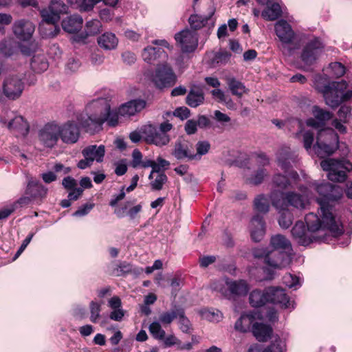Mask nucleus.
Masks as SVG:
<instances>
[{"label":"nucleus","instance_id":"obj_1","mask_svg":"<svg viewBox=\"0 0 352 352\" xmlns=\"http://www.w3.org/2000/svg\"><path fill=\"white\" fill-rule=\"evenodd\" d=\"M325 205L321 204L320 216L314 212H310L305 216V220L307 224L306 230L303 222L297 221L292 230V234L296 241L302 245H308L315 241L321 240L322 236L317 232H330L334 236L343 233L342 223L335 220L327 211Z\"/></svg>","mask_w":352,"mask_h":352},{"label":"nucleus","instance_id":"obj_2","mask_svg":"<svg viewBox=\"0 0 352 352\" xmlns=\"http://www.w3.org/2000/svg\"><path fill=\"white\" fill-rule=\"evenodd\" d=\"M296 158V155L288 147H284L278 152V164L286 175L276 173L273 176L272 185L274 189L272 190L283 192L285 190L294 188L297 184L300 178L298 174L295 170H289L291 164L295 162Z\"/></svg>","mask_w":352,"mask_h":352},{"label":"nucleus","instance_id":"obj_3","mask_svg":"<svg viewBox=\"0 0 352 352\" xmlns=\"http://www.w3.org/2000/svg\"><path fill=\"white\" fill-rule=\"evenodd\" d=\"M111 108L109 100L105 98H97L86 106V115L80 116L78 121L86 131L94 133L101 129L105 122L107 111Z\"/></svg>","mask_w":352,"mask_h":352},{"label":"nucleus","instance_id":"obj_4","mask_svg":"<svg viewBox=\"0 0 352 352\" xmlns=\"http://www.w3.org/2000/svg\"><path fill=\"white\" fill-rule=\"evenodd\" d=\"M301 193L289 191L286 193L280 190H272L270 199L274 207L278 210H285L287 202L290 206L298 208L304 209L309 204L312 194L307 187L300 186L298 187Z\"/></svg>","mask_w":352,"mask_h":352},{"label":"nucleus","instance_id":"obj_5","mask_svg":"<svg viewBox=\"0 0 352 352\" xmlns=\"http://www.w3.org/2000/svg\"><path fill=\"white\" fill-rule=\"evenodd\" d=\"M67 11V5L61 0H52L47 8L42 9L40 12L45 24L40 26V31L46 37H54L60 32V28L56 24L59 21L60 15Z\"/></svg>","mask_w":352,"mask_h":352},{"label":"nucleus","instance_id":"obj_6","mask_svg":"<svg viewBox=\"0 0 352 352\" xmlns=\"http://www.w3.org/2000/svg\"><path fill=\"white\" fill-rule=\"evenodd\" d=\"M310 187L318 193L320 197L317 199L319 205V210L318 211V215L321 214V204L325 205L326 210L329 213V215L335 220V221L341 222L340 219L338 218L333 212V206L331 202L338 201L342 197V190L337 185H333L329 182H318L314 181L309 183Z\"/></svg>","mask_w":352,"mask_h":352},{"label":"nucleus","instance_id":"obj_7","mask_svg":"<svg viewBox=\"0 0 352 352\" xmlns=\"http://www.w3.org/2000/svg\"><path fill=\"white\" fill-rule=\"evenodd\" d=\"M276 35L280 42V48L286 55H292L300 47L296 41V34L285 20L278 21L274 25Z\"/></svg>","mask_w":352,"mask_h":352},{"label":"nucleus","instance_id":"obj_8","mask_svg":"<svg viewBox=\"0 0 352 352\" xmlns=\"http://www.w3.org/2000/svg\"><path fill=\"white\" fill-rule=\"evenodd\" d=\"M320 166L323 170L328 172L329 179L336 182H344L347 177V173L352 170V163L344 158H328L322 160Z\"/></svg>","mask_w":352,"mask_h":352},{"label":"nucleus","instance_id":"obj_9","mask_svg":"<svg viewBox=\"0 0 352 352\" xmlns=\"http://www.w3.org/2000/svg\"><path fill=\"white\" fill-rule=\"evenodd\" d=\"M326 104L335 108L344 101L352 98V88H349L346 81L331 82V86L322 94Z\"/></svg>","mask_w":352,"mask_h":352},{"label":"nucleus","instance_id":"obj_10","mask_svg":"<svg viewBox=\"0 0 352 352\" xmlns=\"http://www.w3.org/2000/svg\"><path fill=\"white\" fill-rule=\"evenodd\" d=\"M148 77L155 86L160 89L173 87L177 79L172 66L165 60L160 62Z\"/></svg>","mask_w":352,"mask_h":352},{"label":"nucleus","instance_id":"obj_11","mask_svg":"<svg viewBox=\"0 0 352 352\" xmlns=\"http://www.w3.org/2000/svg\"><path fill=\"white\" fill-rule=\"evenodd\" d=\"M211 287L212 289L220 292L228 298L245 296L250 289L245 280H234L229 278L214 282Z\"/></svg>","mask_w":352,"mask_h":352},{"label":"nucleus","instance_id":"obj_12","mask_svg":"<svg viewBox=\"0 0 352 352\" xmlns=\"http://www.w3.org/2000/svg\"><path fill=\"white\" fill-rule=\"evenodd\" d=\"M338 137L333 130L320 129L316 143L314 146L315 153L320 157L333 154L338 148Z\"/></svg>","mask_w":352,"mask_h":352},{"label":"nucleus","instance_id":"obj_13","mask_svg":"<svg viewBox=\"0 0 352 352\" xmlns=\"http://www.w3.org/2000/svg\"><path fill=\"white\" fill-rule=\"evenodd\" d=\"M151 43L156 45V47L148 46L145 47L142 53L143 60L148 63H152L155 60H159L160 63V60L163 61L166 60L168 54L162 47L170 50L172 48L168 41L164 39H155L152 41Z\"/></svg>","mask_w":352,"mask_h":352},{"label":"nucleus","instance_id":"obj_14","mask_svg":"<svg viewBox=\"0 0 352 352\" xmlns=\"http://www.w3.org/2000/svg\"><path fill=\"white\" fill-rule=\"evenodd\" d=\"M324 45L318 38L310 39L302 47L300 59L306 65L316 63L323 52Z\"/></svg>","mask_w":352,"mask_h":352},{"label":"nucleus","instance_id":"obj_15","mask_svg":"<svg viewBox=\"0 0 352 352\" xmlns=\"http://www.w3.org/2000/svg\"><path fill=\"white\" fill-rule=\"evenodd\" d=\"M25 84L22 78L16 74L7 76L2 85L3 95L11 100L19 99L24 90Z\"/></svg>","mask_w":352,"mask_h":352},{"label":"nucleus","instance_id":"obj_16","mask_svg":"<svg viewBox=\"0 0 352 352\" xmlns=\"http://www.w3.org/2000/svg\"><path fill=\"white\" fill-rule=\"evenodd\" d=\"M105 153V146L101 145H89L82 150L83 159L80 160L77 166L80 169H85L90 167L94 161L101 162Z\"/></svg>","mask_w":352,"mask_h":352},{"label":"nucleus","instance_id":"obj_17","mask_svg":"<svg viewBox=\"0 0 352 352\" xmlns=\"http://www.w3.org/2000/svg\"><path fill=\"white\" fill-rule=\"evenodd\" d=\"M143 138L148 144L163 146L170 142V137L165 133H162L158 127L153 124H145L141 128Z\"/></svg>","mask_w":352,"mask_h":352},{"label":"nucleus","instance_id":"obj_18","mask_svg":"<svg viewBox=\"0 0 352 352\" xmlns=\"http://www.w3.org/2000/svg\"><path fill=\"white\" fill-rule=\"evenodd\" d=\"M175 39L184 53L192 52L198 46L197 32L188 28L175 34Z\"/></svg>","mask_w":352,"mask_h":352},{"label":"nucleus","instance_id":"obj_19","mask_svg":"<svg viewBox=\"0 0 352 352\" xmlns=\"http://www.w3.org/2000/svg\"><path fill=\"white\" fill-rule=\"evenodd\" d=\"M38 138L45 147L53 148L60 139L59 124L54 122L46 124L39 131Z\"/></svg>","mask_w":352,"mask_h":352},{"label":"nucleus","instance_id":"obj_20","mask_svg":"<svg viewBox=\"0 0 352 352\" xmlns=\"http://www.w3.org/2000/svg\"><path fill=\"white\" fill-rule=\"evenodd\" d=\"M268 302L279 305L283 309L292 310L294 309V302L291 300L283 288L271 287L267 288Z\"/></svg>","mask_w":352,"mask_h":352},{"label":"nucleus","instance_id":"obj_21","mask_svg":"<svg viewBox=\"0 0 352 352\" xmlns=\"http://www.w3.org/2000/svg\"><path fill=\"white\" fill-rule=\"evenodd\" d=\"M60 139L67 144L76 143L80 138V129L76 123L68 121L64 124H59Z\"/></svg>","mask_w":352,"mask_h":352},{"label":"nucleus","instance_id":"obj_22","mask_svg":"<svg viewBox=\"0 0 352 352\" xmlns=\"http://www.w3.org/2000/svg\"><path fill=\"white\" fill-rule=\"evenodd\" d=\"M248 231L254 242L261 241L266 233V225L263 217L259 214L254 215L250 221Z\"/></svg>","mask_w":352,"mask_h":352},{"label":"nucleus","instance_id":"obj_23","mask_svg":"<svg viewBox=\"0 0 352 352\" xmlns=\"http://www.w3.org/2000/svg\"><path fill=\"white\" fill-rule=\"evenodd\" d=\"M215 12V8L213 5H210L208 8V11L206 15L201 16L197 14H191L188 19V23L192 31L199 30L206 27L207 25L213 27L214 21L212 16Z\"/></svg>","mask_w":352,"mask_h":352},{"label":"nucleus","instance_id":"obj_24","mask_svg":"<svg viewBox=\"0 0 352 352\" xmlns=\"http://www.w3.org/2000/svg\"><path fill=\"white\" fill-rule=\"evenodd\" d=\"M264 317L263 314L258 311H250L244 314L236 321L234 329L240 332L245 333L250 331L256 320H262Z\"/></svg>","mask_w":352,"mask_h":352},{"label":"nucleus","instance_id":"obj_25","mask_svg":"<svg viewBox=\"0 0 352 352\" xmlns=\"http://www.w3.org/2000/svg\"><path fill=\"white\" fill-rule=\"evenodd\" d=\"M292 252L271 251L267 257V265L274 269H283L288 266L292 261Z\"/></svg>","mask_w":352,"mask_h":352},{"label":"nucleus","instance_id":"obj_26","mask_svg":"<svg viewBox=\"0 0 352 352\" xmlns=\"http://www.w3.org/2000/svg\"><path fill=\"white\" fill-rule=\"evenodd\" d=\"M35 30V26L30 21L20 19L14 22L13 25V32L19 39L23 41L29 40Z\"/></svg>","mask_w":352,"mask_h":352},{"label":"nucleus","instance_id":"obj_27","mask_svg":"<svg viewBox=\"0 0 352 352\" xmlns=\"http://www.w3.org/2000/svg\"><path fill=\"white\" fill-rule=\"evenodd\" d=\"M312 113L314 118H309L307 120V126L315 129H323L325 122L332 118V113L329 111L322 109L319 107L314 106L312 109Z\"/></svg>","mask_w":352,"mask_h":352},{"label":"nucleus","instance_id":"obj_28","mask_svg":"<svg viewBox=\"0 0 352 352\" xmlns=\"http://www.w3.org/2000/svg\"><path fill=\"white\" fill-rule=\"evenodd\" d=\"M146 107V101L142 99L130 100L120 105L118 113L120 116L129 117L141 111Z\"/></svg>","mask_w":352,"mask_h":352},{"label":"nucleus","instance_id":"obj_29","mask_svg":"<svg viewBox=\"0 0 352 352\" xmlns=\"http://www.w3.org/2000/svg\"><path fill=\"white\" fill-rule=\"evenodd\" d=\"M8 129L16 137H25L29 133L30 126L28 122L21 116H15L8 124Z\"/></svg>","mask_w":352,"mask_h":352},{"label":"nucleus","instance_id":"obj_30","mask_svg":"<svg viewBox=\"0 0 352 352\" xmlns=\"http://www.w3.org/2000/svg\"><path fill=\"white\" fill-rule=\"evenodd\" d=\"M261 5L266 6V8L261 12L262 18L266 21H275L282 14L280 6L276 0H272L268 3Z\"/></svg>","mask_w":352,"mask_h":352},{"label":"nucleus","instance_id":"obj_31","mask_svg":"<svg viewBox=\"0 0 352 352\" xmlns=\"http://www.w3.org/2000/svg\"><path fill=\"white\" fill-rule=\"evenodd\" d=\"M83 23L82 16L78 14H73L65 17L61 23L63 29L68 33H75L79 31Z\"/></svg>","mask_w":352,"mask_h":352},{"label":"nucleus","instance_id":"obj_32","mask_svg":"<svg viewBox=\"0 0 352 352\" xmlns=\"http://www.w3.org/2000/svg\"><path fill=\"white\" fill-rule=\"evenodd\" d=\"M25 190L26 195H30L34 199H36L45 197L47 190L36 179L31 177L28 179Z\"/></svg>","mask_w":352,"mask_h":352},{"label":"nucleus","instance_id":"obj_33","mask_svg":"<svg viewBox=\"0 0 352 352\" xmlns=\"http://www.w3.org/2000/svg\"><path fill=\"white\" fill-rule=\"evenodd\" d=\"M270 246L273 248L272 251L292 252V248L290 241L282 234H276L270 239Z\"/></svg>","mask_w":352,"mask_h":352},{"label":"nucleus","instance_id":"obj_34","mask_svg":"<svg viewBox=\"0 0 352 352\" xmlns=\"http://www.w3.org/2000/svg\"><path fill=\"white\" fill-rule=\"evenodd\" d=\"M98 45L104 50H115L118 45V38L112 32H104L97 38Z\"/></svg>","mask_w":352,"mask_h":352},{"label":"nucleus","instance_id":"obj_35","mask_svg":"<svg viewBox=\"0 0 352 352\" xmlns=\"http://www.w3.org/2000/svg\"><path fill=\"white\" fill-rule=\"evenodd\" d=\"M173 155L177 160H193V152L189 148L188 142L184 140L176 142Z\"/></svg>","mask_w":352,"mask_h":352},{"label":"nucleus","instance_id":"obj_36","mask_svg":"<svg viewBox=\"0 0 352 352\" xmlns=\"http://www.w3.org/2000/svg\"><path fill=\"white\" fill-rule=\"evenodd\" d=\"M252 332L258 341L264 342L270 338L272 329L270 325L255 322L252 325Z\"/></svg>","mask_w":352,"mask_h":352},{"label":"nucleus","instance_id":"obj_37","mask_svg":"<svg viewBox=\"0 0 352 352\" xmlns=\"http://www.w3.org/2000/svg\"><path fill=\"white\" fill-rule=\"evenodd\" d=\"M225 80L232 95L241 98L244 94L248 91V89L243 82L232 76H226Z\"/></svg>","mask_w":352,"mask_h":352},{"label":"nucleus","instance_id":"obj_38","mask_svg":"<svg viewBox=\"0 0 352 352\" xmlns=\"http://www.w3.org/2000/svg\"><path fill=\"white\" fill-rule=\"evenodd\" d=\"M204 95L199 87H192L188 92L186 102L190 107L195 108L204 103Z\"/></svg>","mask_w":352,"mask_h":352},{"label":"nucleus","instance_id":"obj_39","mask_svg":"<svg viewBox=\"0 0 352 352\" xmlns=\"http://www.w3.org/2000/svg\"><path fill=\"white\" fill-rule=\"evenodd\" d=\"M18 43L13 38H5L0 41V54L5 57L14 55L18 48Z\"/></svg>","mask_w":352,"mask_h":352},{"label":"nucleus","instance_id":"obj_40","mask_svg":"<svg viewBox=\"0 0 352 352\" xmlns=\"http://www.w3.org/2000/svg\"><path fill=\"white\" fill-rule=\"evenodd\" d=\"M268 294H267V289L264 291L256 289L252 291L249 297L250 303L252 307H259L264 305L268 302Z\"/></svg>","mask_w":352,"mask_h":352},{"label":"nucleus","instance_id":"obj_41","mask_svg":"<svg viewBox=\"0 0 352 352\" xmlns=\"http://www.w3.org/2000/svg\"><path fill=\"white\" fill-rule=\"evenodd\" d=\"M331 86V82H329V78L327 76L317 74L314 76V87L322 94H323L324 92H325Z\"/></svg>","mask_w":352,"mask_h":352},{"label":"nucleus","instance_id":"obj_42","mask_svg":"<svg viewBox=\"0 0 352 352\" xmlns=\"http://www.w3.org/2000/svg\"><path fill=\"white\" fill-rule=\"evenodd\" d=\"M31 67L35 72L41 73L47 69L48 63L43 56L36 55L32 59Z\"/></svg>","mask_w":352,"mask_h":352},{"label":"nucleus","instance_id":"obj_43","mask_svg":"<svg viewBox=\"0 0 352 352\" xmlns=\"http://www.w3.org/2000/svg\"><path fill=\"white\" fill-rule=\"evenodd\" d=\"M196 153H193V160H200L203 155H206L210 149V144L206 140H201L195 144Z\"/></svg>","mask_w":352,"mask_h":352},{"label":"nucleus","instance_id":"obj_44","mask_svg":"<svg viewBox=\"0 0 352 352\" xmlns=\"http://www.w3.org/2000/svg\"><path fill=\"white\" fill-rule=\"evenodd\" d=\"M177 314L178 323L181 331L186 333H190L192 324L188 318L185 316L184 310L182 308H178Z\"/></svg>","mask_w":352,"mask_h":352},{"label":"nucleus","instance_id":"obj_45","mask_svg":"<svg viewBox=\"0 0 352 352\" xmlns=\"http://www.w3.org/2000/svg\"><path fill=\"white\" fill-rule=\"evenodd\" d=\"M254 209L261 213H267L270 209V203L267 197L264 195H259L255 197L254 201Z\"/></svg>","mask_w":352,"mask_h":352},{"label":"nucleus","instance_id":"obj_46","mask_svg":"<svg viewBox=\"0 0 352 352\" xmlns=\"http://www.w3.org/2000/svg\"><path fill=\"white\" fill-rule=\"evenodd\" d=\"M102 28V24L100 21L97 19H91L87 21L85 25V38L94 36L100 32Z\"/></svg>","mask_w":352,"mask_h":352},{"label":"nucleus","instance_id":"obj_47","mask_svg":"<svg viewBox=\"0 0 352 352\" xmlns=\"http://www.w3.org/2000/svg\"><path fill=\"white\" fill-rule=\"evenodd\" d=\"M102 302H100L96 300H91L89 305V309L90 312L89 320L93 323H96L100 318V312L102 309Z\"/></svg>","mask_w":352,"mask_h":352},{"label":"nucleus","instance_id":"obj_48","mask_svg":"<svg viewBox=\"0 0 352 352\" xmlns=\"http://www.w3.org/2000/svg\"><path fill=\"white\" fill-rule=\"evenodd\" d=\"M285 344L278 336L273 338L271 344L264 349L263 352H285Z\"/></svg>","mask_w":352,"mask_h":352},{"label":"nucleus","instance_id":"obj_49","mask_svg":"<svg viewBox=\"0 0 352 352\" xmlns=\"http://www.w3.org/2000/svg\"><path fill=\"white\" fill-rule=\"evenodd\" d=\"M142 272V269H138L133 267V266L126 261L120 263L116 268V272L118 276H122L126 274H139Z\"/></svg>","mask_w":352,"mask_h":352},{"label":"nucleus","instance_id":"obj_50","mask_svg":"<svg viewBox=\"0 0 352 352\" xmlns=\"http://www.w3.org/2000/svg\"><path fill=\"white\" fill-rule=\"evenodd\" d=\"M283 283L287 287L294 290L298 289L302 285L300 278L292 274H286L283 277Z\"/></svg>","mask_w":352,"mask_h":352},{"label":"nucleus","instance_id":"obj_51","mask_svg":"<svg viewBox=\"0 0 352 352\" xmlns=\"http://www.w3.org/2000/svg\"><path fill=\"white\" fill-rule=\"evenodd\" d=\"M131 202H126L124 206L122 208V210L123 213H125L126 216L129 217L131 219H134L136 218L138 214L142 211V205L141 204L134 206H131Z\"/></svg>","mask_w":352,"mask_h":352},{"label":"nucleus","instance_id":"obj_52","mask_svg":"<svg viewBox=\"0 0 352 352\" xmlns=\"http://www.w3.org/2000/svg\"><path fill=\"white\" fill-rule=\"evenodd\" d=\"M268 175V172L263 167H259L250 177L248 181L252 184L258 185L263 182L264 178Z\"/></svg>","mask_w":352,"mask_h":352},{"label":"nucleus","instance_id":"obj_53","mask_svg":"<svg viewBox=\"0 0 352 352\" xmlns=\"http://www.w3.org/2000/svg\"><path fill=\"white\" fill-rule=\"evenodd\" d=\"M148 330L153 337L157 340H162L165 336V331L162 328L160 322H153L148 327Z\"/></svg>","mask_w":352,"mask_h":352},{"label":"nucleus","instance_id":"obj_54","mask_svg":"<svg viewBox=\"0 0 352 352\" xmlns=\"http://www.w3.org/2000/svg\"><path fill=\"white\" fill-rule=\"evenodd\" d=\"M199 313L204 319L209 321H219L221 318V314L218 310L214 311L208 309H202L199 310Z\"/></svg>","mask_w":352,"mask_h":352},{"label":"nucleus","instance_id":"obj_55","mask_svg":"<svg viewBox=\"0 0 352 352\" xmlns=\"http://www.w3.org/2000/svg\"><path fill=\"white\" fill-rule=\"evenodd\" d=\"M178 308L179 307H176L174 309L164 312L162 314H160L159 318L160 322L164 325L170 324L175 319L177 318Z\"/></svg>","mask_w":352,"mask_h":352},{"label":"nucleus","instance_id":"obj_56","mask_svg":"<svg viewBox=\"0 0 352 352\" xmlns=\"http://www.w3.org/2000/svg\"><path fill=\"white\" fill-rule=\"evenodd\" d=\"M329 69L331 70L332 77L333 78H340L345 74L344 66L338 62L329 64Z\"/></svg>","mask_w":352,"mask_h":352},{"label":"nucleus","instance_id":"obj_57","mask_svg":"<svg viewBox=\"0 0 352 352\" xmlns=\"http://www.w3.org/2000/svg\"><path fill=\"white\" fill-rule=\"evenodd\" d=\"M72 6L79 9L81 11L91 10L90 5L91 0H67Z\"/></svg>","mask_w":352,"mask_h":352},{"label":"nucleus","instance_id":"obj_58","mask_svg":"<svg viewBox=\"0 0 352 352\" xmlns=\"http://www.w3.org/2000/svg\"><path fill=\"white\" fill-rule=\"evenodd\" d=\"M167 176L164 173H157L156 177L151 183L153 190H160L162 189L163 185L167 182Z\"/></svg>","mask_w":352,"mask_h":352},{"label":"nucleus","instance_id":"obj_59","mask_svg":"<svg viewBox=\"0 0 352 352\" xmlns=\"http://www.w3.org/2000/svg\"><path fill=\"white\" fill-rule=\"evenodd\" d=\"M278 223L282 228H288L292 223V214L287 210L283 211L278 219Z\"/></svg>","mask_w":352,"mask_h":352},{"label":"nucleus","instance_id":"obj_60","mask_svg":"<svg viewBox=\"0 0 352 352\" xmlns=\"http://www.w3.org/2000/svg\"><path fill=\"white\" fill-rule=\"evenodd\" d=\"M271 250L267 248H257L252 250V254L256 258H262L267 265V257L270 256Z\"/></svg>","mask_w":352,"mask_h":352},{"label":"nucleus","instance_id":"obj_61","mask_svg":"<svg viewBox=\"0 0 352 352\" xmlns=\"http://www.w3.org/2000/svg\"><path fill=\"white\" fill-rule=\"evenodd\" d=\"M338 116L341 122H348L351 117V108L346 105L341 106L338 111Z\"/></svg>","mask_w":352,"mask_h":352},{"label":"nucleus","instance_id":"obj_62","mask_svg":"<svg viewBox=\"0 0 352 352\" xmlns=\"http://www.w3.org/2000/svg\"><path fill=\"white\" fill-rule=\"evenodd\" d=\"M94 207V204L87 203L79 207L78 209L73 213V216L78 217L86 216L91 212Z\"/></svg>","mask_w":352,"mask_h":352},{"label":"nucleus","instance_id":"obj_63","mask_svg":"<svg viewBox=\"0 0 352 352\" xmlns=\"http://www.w3.org/2000/svg\"><path fill=\"white\" fill-rule=\"evenodd\" d=\"M120 114L118 111L109 110L107 111V119H105V122H107L108 124L111 126H114L118 123V117Z\"/></svg>","mask_w":352,"mask_h":352},{"label":"nucleus","instance_id":"obj_64","mask_svg":"<svg viewBox=\"0 0 352 352\" xmlns=\"http://www.w3.org/2000/svg\"><path fill=\"white\" fill-rule=\"evenodd\" d=\"M230 57V54L228 52H220L216 53L213 57L212 61L217 64H224L227 63Z\"/></svg>","mask_w":352,"mask_h":352}]
</instances>
